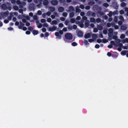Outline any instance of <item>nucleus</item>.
I'll use <instances>...</instances> for the list:
<instances>
[{"instance_id": "603ef678", "label": "nucleus", "mask_w": 128, "mask_h": 128, "mask_svg": "<svg viewBox=\"0 0 128 128\" xmlns=\"http://www.w3.org/2000/svg\"><path fill=\"white\" fill-rule=\"evenodd\" d=\"M103 34H106L108 32L107 30H103Z\"/></svg>"}, {"instance_id": "7c9ffc66", "label": "nucleus", "mask_w": 128, "mask_h": 128, "mask_svg": "<svg viewBox=\"0 0 128 128\" xmlns=\"http://www.w3.org/2000/svg\"><path fill=\"white\" fill-rule=\"evenodd\" d=\"M68 30H72V26L70 24L68 25Z\"/></svg>"}, {"instance_id": "dca6fc26", "label": "nucleus", "mask_w": 128, "mask_h": 128, "mask_svg": "<svg viewBox=\"0 0 128 128\" xmlns=\"http://www.w3.org/2000/svg\"><path fill=\"white\" fill-rule=\"evenodd\" d=\"M127 28V27L125 25H122L121 27V30H125Z\"/></svg>"}, {"instance_id": "f704fd0d", "label": "nucleus", "mask_w": 128, "mask_h": 128, "mask_svg": "<svg viewBox=\"0 0 128 128\" xmlns=\"http://www.w3.org/2000/svg\"><path fill=\"white\" fill-rule=\"evenodd\" d=\"M58 26L59 28H62L64 26V24L62 23H60L59 24Z\"/></svg>"}, {"instance_id": "473e14b6", "label": "nucleus", "mask_w": 128, "mask_h": 128, "mask_svg": "<svg viewBox=\"0 0 128 128\" xmlns=\"http://www.w3.org/2000/svg\"><path fill=\"white\" fill-rule=\"evenodd\" d=\"M91 16L95 17L96 16V14L95 12H92L91 14Z\"/></svg>"}, {"instance_id": "c85d7f7f", "label": "nucleus", "mask_w": 128, "mask_h": 128, "mask_svg": "<svg viewBox=\"0 0 128 128\" xmlns=\"http://www.w3.org/2000/svg\"><path fill=\"white\" fill-rule=\"evenodd\" d=\"M103 6L106 8H107L109 6V5L107 3H104L103 4Z\"/></svg>"}, {"instance_id": "72a5a7b5", "label": "nucleus", "mask_w": 128, "mask_h": 128, "mask_svg": "<svg viewBox=\"0 0 128 128\" xmlns=\"http://www.w3.org/2000/svg\"><path fill=\"white\" fill-rule=\"evenodd\" d=\"M95 3L94 2H90L88 3V4L90 5H92L94 4Z\"/></svg>"}, {"instance_id": "2eb2a0df", "label": "nucleus", "mask_w": 128, "mask_h": 128, "mask_svg": "<svg viewBox=\"0 0 128 128\" xmlns=\"http://www.w3.org/2000/svg\"><path fill=\"white\" fill-rule=\"evenodd\" d=\"M32 32L33 34L34 35H36L37 34H38V30H33V31Z\"/></svg>"}, {"instance_id": "e2e57ef3", "label": "nucleus", "mask_w": 128, "mask_h": 128, "mask_svg": "<svg viewBox=\"0 0 128 128\" xmlns=\"http://www.w3.org/2000/svg\"><path fill=\"white\" fill-rule=\"evenodd\" d=\"M46 20L44 19H42L41 20V22L42 23H44L46 22Z\"/></svg>"}, {"instance_id": "423d86ee", "label": "nucleus", "mask_w": 128, "mask_h": 128, "mask_svg": "<svg viewBox=\"0 0 128 128\" xmlns=\"http://www.w3.org/2000/svg\"><path fill=\"white\" fill-rule=\"evenodd\" d=\"M51 3L52 5H55L58 4V2L56 0H53L51 1Z\"/></svg>"}, {"instance_id": "9b49d317", "label": "nucleus", "mask_w": 128, "mask_h": 128, "mask_svg": "<svg viewBox=\"0 0 128 128\" xmlns=\"http://www.w3.org/2000/svg\"><path fill=\"white\" fill-rule=\"evenodd\" d=\"M127 52H128V50H124L121 52V54L123 56H124L126 54Z\"/></svg>"}, {"instance_id": "20e7f679", "label": "nucleus", "mask_w": 128, "mask_h": 128, "mask_svg": "<svg viewBox=\"0 0 128 128\" xmlns=\"http://www.w3.org/2000/svg\"><path fill=\"white\" fill-rule=\"evenodd\" d=\"M91 36V34L90 33H88L85 35L84 37L86 39L88 38H90Z\"/></svg>"}, {"instance_id": "a19ab883", "label": "nucleus", "mask_w": 128, "mask_h": 128, "mask_svg": "<svg viewBox=\"0 0 128 128\" xmlns=\"http://www.w3.org/2000/svg\"><path fill=\"white\" fill-rule=\"evenodd\" d=\"M28 29L30 31H32L33 30V28L32 27L30 26L28 28Z\"/></svg>"}, {"instance_id": "9d476101", "label": "nucleus", "mask_w": 128, "mask_h": 128, "mask_svg": "<svg viewBox=\"0 0 128 128\" xmlns=\"http://www.w3.org/2000/svg\"><path fill=\"white\" fill-rule=\"evenodd\" d=\"M89 22L88 20L86 21L84 23V26L86 27H88L89 26Z\"/></svg>"}, {"instance_id": "8fccbe9b", "label": "nucleus", "mask_w": 128, "mask_h": 128, "mask_svg": "<svg viewBox=\"0 0 128 128\" xmlns=\"http://www.w3.org/2000/svg\"><path fill=\"white\" fill-rule=\"evenodd\" d=\"M77 28V26L75 25L74 24L73 25L72 28L74 30H76Z\"/></svg>"}, {"instance_id": "6ab92c4d", "label": "nucleus", "mask_w": 128, "mask_h": 128, "mask_svg": "<svg viewBox=\"0 0 128 128\" xmlns=\"http://www.w3.org/2000/svg\"><path fill=\"white\" fill-rule=\"evenodd\" d=\"M9 14V12L8 11H7L3 13V16H7Z\"/></svg>"}, {"instance_id": "a211bd4d", "label": "nucleus", "mask_w": 128, "mask_h": 128, "mask_svg": "<svg viewBox=\"0 0 128 128\" xmlns=\"http://www.w3.org/2000/svg\"><path fill=\"white\" fill-rule=\"evenodd\" d=\"M57 23V22L56 20H54L52 21L50 24L52 25L56 24Z\"/></svg>"}, {"instance_id": "c9c22d12", "label": "nucleus", "mask_w": 128, "mask_h": 128, "mask_svg": "<svg viewBox=\"0 0 128 128\" xmlns=\"http://www.w3.org/2000/svg\"><path fill=\"white\" fill-rule=\"evenodd\" d=\"M114 21L115 22H118V18L116 16H115L114 19Z\"/></svg>"}, {"instance_id": "f03ea898", "label": "nucleus", "mask_w": 128, "mask_h": 128, "mask_svg": "<svg viewBox=\"0 0 128 128\" xmlns=\"http://www.w3.org/2000/svg\"><path fill=\"white\" fill-rule=\"evenodd\" d=\"M48 30L50 31L53 32L56 30L57 29L56 26H53L52 27H49L48 28Z\"/></svg>"}, {"instance_id": "338daca9", "label": "nucleus", "mask_w": 128, "mask_h": 128, "mask_svg": "<svg viewBox=\"0 0 128 128\" xmlns=\"http://www.w3.org/2000/svg\"><path fill=\"white\" fill-rule=\"evenodd\" d=\"M113 46L111 44H109L108 46V48H112Z\"/></svg>"}, {"instance_id": "4d7b16f0", "label": "nucleus", "mask_w": 128, "mask_h": 128, "mask_svg": "<svg viewBox=\"0 0 128 128\" xmlns=\"http://www.w3.org/2000/svg\"><path fill=\"white\" fill-rule=\"evenodd\" d=\"M43 26L44 27H48V25L46 23H45L43 24Z\"/></svg>"}, {"instance_id": "cd10ccee", "label": "nucleus", "mask_w": 128, "mask_h": 128, "mask_svg": "<svg viewBox=\"0 0 128 128\" xmlns=\"http://www.w3.org/2000/svg\"><path fill=\"white\" fill-rule=\"evenodd\" d=\"M98 28L99 30H100L102 29L103 27L100 25H99L98 26Z\"/></svg>"}, {"instance_id": "c03bdc74", "label": "nucleus", "mask_w": 128, "mask_h": 128, "mask_svg": "<svg viewBox=\"0 0 128 128\" xmlns=\"http://www.w3.org/2000/svg\"><path fill=\"white\" fill-rule=\"evenodd\" d=\"M125 37V35L124 34H122L120 36V38L122 39H124Z\"/></svg>"}, {"instance_id": "6e6552de", "label": "nucleus", "mask_w": 128, "mask_h": 128, "mask_svg": "<svg viewBox=\"0 0 128 128\" xmlns=\"http://www.w3.org/2000/svg\"><path fill=\"white\" fill-rule=\"evenodd\" d=\"M69 10L70 12H71L74 11V10L73 7L72 6H71L69 7Z\"/></svg>"}, {"instance_id": "58836bf2", "label": "nucleus", "mask_w": 128, "mask_h": 128, "mask_svg": "<svg viewBox=\"0 0 128 128\" xmlns=\"http://www.w3.org/2000/svg\"><path fill=\"white\" fill-rule=\"evenodd\" d=\"M112 14L113 13L112 12L110 11V12L108 14V15L109 17H111L112 16Z\"/></svg>"}, {"instance_id": "4be33fe9", "label": "nucleus", "mask_w": 128, "mask_h": 128, "mask_svg": "<svg viewBox=\"0 0 128 128\" xmlns=\"http://www.w3.org/2000/svg\"><path fill=\"white\" fill-rule=\"evenodd\" d=\"M74 15V12H72L70 13V18H72L73 17Z\"/></svg>"}, {"instance_id": "680f3d73", "label": "nucleus", "mask_w": 128, "mask_h": 128, "mask_svg": "<svg viewBox=\"0 0 128 128\" xmlns=\"http://www.w3.org/2000/svg\"><path fill=\"white\" fill-rule=\"evenodd\" d=\"M96 42L98 43H100L102 42V40L100 39H98L97 40Z\"/></svg>"}, {"instance_id": "ddd939ff", "label": "nucleus", "mask_w": 128, "mask_h": 128, "mask_svg": "<svg viewBox=\"0 0 128 128\" xmlns=\"http://www.w3.org/2000/svg\"><path fill=\"white\" fill-rule=\"evenodd\" d=\"M2 9L4 10H6L7 8L6 5L5 4H2Z\"/></svg>"}, {"instance_id": "bf43d9fd", "label": "nucleus", "mask_w": 128, "mask_h": 128, "mask_svg": "<svg viewBox=\"0 0 128 128\" xmlns=\"http://www.w3.org/2000/svg\"><path fill=\"white\" fill-rule=\"evenodd\" d=\"M100 47V46L99 44H96L95 45V48H99Z\"/></svg>"}, {"instance_id": "412c9836", "label": "nucleus", "mask_w": 128, "mask_h": 128, "mask_svg": "<svg viewBox=\"0 0 128 128\" xmlns=\"http://www.w3.org/2000/svg\"><path fill=\"white\" fill-rule=\"evenodd\" d=\"M90 20L91 22H94L95 21V19L94 18H90Z\"/></svg>"}, {"instance_id": "0e129e2a", "label": "nucleus", "mask_w": 128, "mask_h": 128, "mask_svg": "<svg viewBox=\"0 0 128 128\" xmlns=\"http://www.w3.org/2000/svg\"><path fill=\"white\" fill-rule=\"evenodd\" d=\"M33 18L34 20H36L38 19V17L36 15H34L33 16Z\"/></svg>"}, {"instance_id": "ea45409f", "label": "nucleus", "mask_w": 128, "mask_h": 128, "mask_svg": "<svg viewBox=\"0 0 128 128\" xmlns=\"http://www.w3.org/2000/svg\"><path fill=\"white\" fill-rule=\"evenodd\" d=\"M29 8L31 10H33L34 11V8L33 6H30L29 7Z\"/></svg>"}, {"instance_id": "e433bc0d", "label": "nucleus", "mask_w": 128, "mask_h": 128, "mask_svg": "<svg viewBox=\"0 0 128 128\" xmlns=\"http://www.w3.org/2000/svg\"><path fill=\"white\" fill-rule=\"evenodd\" d=\"M84 43L86 45H88L89 44L88 43V41L86 40H84Z\"/></svg>"}, {"instance_id": "f3484780", "label": "nucleus", "mask_w": 128, "mask_h": 128, "mask_svg": "<svg viewBox=\"0 0 128 128\" xmlns=\"http://www.w3.org/2000/svg\"><path fill=\"white\" fill-rule=\"evenodd\" d=\"M82 19L81 20V22H83L84 20H87V18L85 16H83L82 18Z\"/></svg>"}, {"instance_id": "6e6d98bb", "label": "nucleus", "mask_w": 128, "mask_h": 128, "mask_svg": "<svg viewBox=\"0 0 128 128\" xmlns=\"http://www.w3.org/2000/svg\"><path fill=\"white\" fill-rule=\"evenodd\" d=\"M24 25H22V24H20L19 26H18V28L19 29H22V27L24 26Z\"/></svg>"}, {"instance_id": "37998d69", "label": "nucleus", "mask_w": 128, "mask_h": 128, "mask_svg": "<svg viewBox=\"0 0 128 128\" xmlns=\"http://www.w3.org/2000/svg\"><path fill=\"white\" fill-rule=\"evenodd\" d=\"M68 15V14L66 12H64L62 14V15L65 17H66Z\"/></svg>"}, {"instance_id": "052dcab7", "label": "nucleus", "mask_w": 128, "mask_h": 128, "mask_svg": "<svg viewBox=\"0 0 128 128\" xmlns=\"http://www.w3.org/2000/svg\"><path fill=\"white\" fill-rule=\"evenodd\" d=\"M4 22L5 24H7L9 22V21L8 20L6 19L4 20Z\"/></svg>"}, {"instance_id": "aec40b11", "label": "nucleus", "mask_w": 128, "mask_h": 128, "mask_svg": "<svg viewBox=\"0 0 128 128\" xmlns=\"http://www.w3.org/2000/svg\"><path fill=\"white\" fill-rule=\"evenodd\" d=\"M108 31L109 33H110V34L113 33V30L111 28H110L108 29Z\"/></svg>"}, {"instance_id": "49530a36", "label": "nucleus", "mask_w": 128, "mask_h": 128, "mask_svg": "<svg viewBox=\"0 0 128 128\" xmlns=\"http://www.w3.org/2000/svg\"><path fill=\"white\" fill-rule=\"evenodd\" d=\"M124 13V11L123 10H121L120 11V13L121 14H123Z\"/></svg>"}, {"instance_id": "1a4fd4ad", "label": "nucleus", "mask_w": 128, "mask_h": 128, "mask_svg": "<svg viewBox=\"0 0 128 128\" xmlns=\"http://www.w3.org/2000/svg\"><path fill=\"white\" fill-rule=\"evenodd\" d=\"M100 10L98 12V13L100 16H102L104 14V12H100L101 10V8H99Z\"/></svg>"}, {"instance_id": "b1692460", "label": "nucleus", "mask_w": 128, "mask_h": 128, "mask_svg": "<svg viewBox=\"0 0 128 128\" xmlns=\"http://www.w3.org/2000/svg\"><path fill=\"white\" fill-rule=\"evenodd\" d=\"M73 46H75L77 45L78 44L76 42H72L71 44Z\"/></svg>"}, {"instance_id": "4c0bfd02", "label": "nucleus", "mask_w": 128, "mask_h": 128, "mask_svg": "<svg viewBox=\"0 0 128 128\" xmlns=\"http://www.w3.org/2000/svg\"><path fill=\"white\" fill-rule=\"evenodd\" d=\"M75 20L74 18H71L70 20V22L72 23H74L75 22Z\"/></svg>"}, {"instance_id": "c756f323", "label": "nucleus", "mask_w": 128, "mask_h": 128, "mask_svg": "<svg viewBox=\"0 0 128 128\" xmlns=\"http://www.w3.org/2000/svg\"><path fill=\"white\" fill-rule=\"evenodd\" d=\"M126 5V4L124 2H122L120 6L121 7H124Z\"/></svg>"}, {"instance_id": "39448f33", "label": "nucleus", "mask_w": 128, "mask_h": 128, "mask_svg": "<svg viewBox=\"0 0 128 128\" xmlns=\"http://www.w3.org/2000/svg\"><path fill=\"white\" fill-rule=\"evenodd\" d=\"M58 10L60 12H62L64 10V8L60 6L58 7Z\"/></svg>"}, {"instance_id": "5701e85b", "label": "nucleus", "mask_w": 128, "mask_h": 128, "mask_svg": "<svg viewBox=\"0 0 128 128\" xmlns=\"http://www.w3.org/2000/svg\"><path fill=\"white\" fill-rule=\"evenodd\" d=\"M10 16H9L8 18V19L9 20H12V16H13V15L12 13L11 14V13H10Z\"/></svg>"}, {"instance_id": "79ce46f5", "label": "nucleus", "mask_w": 128, "mask_h": 128, "mask_svg": "<svg viewBox=\"0 0 128 128\" xmlns=\"http://www.w3.org/2000/svg\"><path fill=\"white\" fill-rule=\"evenodd\" d=\"M123 42H122L123 43L126 42L127 43H128V38H126L124 39L123 40Z\"/></svg>"}, {"instance_id": "a18cd8bd", "label": "nucleus", "mask_w": 128, "mask_h": 128, "mask_svg": "<svg viewBox=\"0 0 128 128\" xmlns=\"http://www.w3.org/2000/svg\"><path fill=\"white\" fill-rule=\"evenodd\" d=\"M112 54L110 52H108L107 53V55L109 57L112 56Z\"/></svg>"}, {"instance_id": "2f4dec72", "label": "nucleus", "mask_w": 128, "mask_h": 128, "mask_svg": "<svg viewBox=\"0 0 128 128\" xmlns=\"http://www.w3.org/2000/svg\"><path fill=\"white\" fill-rule=\"evenodd\" d=\"M96 21L97 23H98L101 22V20L100 18H98L96 19Z\"/></svg>"}, {"instance_id": "864d4df0", "label": "nucleus", "mask_w": 128, "mask_h": 128, "mask_svg": "<svg viewBox=\"0 0 128 128\" xmlns=\"http://www.w3.org/2000/svg\"><path fill=\"white\" fill-rule=\"evenodd\" d=\"M88 42H92L94 41V40L93 39H90L88 40Z\"/></svg>"}, {"instance_id": "f8f14e48", "label": "nucleus", "mask_w": 128, "mask_h": 128, "mask_svg": "<svg viewBox=\"0 0 128 128\" xmlns=\"http://www.w3.org/2000/svg\"><path fill=\"white\" fill-rule=\"evenodd\" d=\"M43 4L45 6H47L48 4V0H44L43 1Z\"/></svg>"}, {"instance_id": "774afa93", "label": "nucleus", "mask_w": 128, "mask_h": 128, "mask_svg": "<svg viewBox=\"0 0 128 128\" xmlns=\"http://www.w3.org/2000/svg\"><path fill=\"white\" fill-rule=\"evenodd\" d=\"M80 8L82 9H84V6L83 5L81 4L80 6Z\"/></svg>"}, {"instance_id": "69168bd1", "label": "nucleus", "mask_w": 128, "mask_h": 128, "mask_svg": "<svg viewBox=\"0 0 128 128\" xmlns=\"http://www.w3.org/2000/svg\"><path fill=\"white\" fill-rule=\"evenodd\" d=\"M42 30L43 32H45L46 31V29L45 28H42Z\"/></svg>"}, {"instance_id": "09e8293b", "label": "nucleus", "mask_w": 128, "mask_h": 128, "mask_svg": "<svg viewBox=\"0 0 128 128\" xmlns=\"http://www.w3.org/2000/svg\"><path fill=\"white\" fill-rule=\"evenodd\" d=\"M51 12H50L48 11L46 13V14L48 16H50L51 15Z\"/></svg>"}, {"instance_id": "7ed1b4c3", "label": "nucleus", "mask_w": 128, "mask_h": 128, "mask_svg": "<svg viewBox=\"0 0 128 128\" xmlns=\"http://www.w3.org/2000/svg\"><path fill=\"white\" fill-rule=\"evenodd\" d=\"M83 32L81 30H79L78 31L77 35L78 37H82L83 36Z\"/></svg>"}, {"instance_id": "a878e982", "label": "nucleus", "mask_w": 128, "mask_h": 128, "mask_svg": "<svg viewBox=\"0 0 128 128\" xmlns=\"http://www.w3.org/2000/svg\"><path fill=\"white\" fill-rule=\"evenodd\" d=\"M13 8L16 10H17L18 9V6H13Z\"/></svg>"}, {"instance_id": "4468645a", "label": "nucleus", "mask_w": 128, "mask_h": 128, "mask_svg": "<svg viewBox=\"0 0 128 128\" xmlns=\"http://www.w3.org/2000/svg\"><path fill=\"white\" fill-rule=\"evenodd\" d=\"M50 10L52 12H53L55 10V8L52 6H50L49 7Z\"/></svg>"}, {"instance_id": "393cba45", "label": "nucleus", "mask_w": 128, "mask_h": 128, "mask_svg": "<svg viewBox=\"0 0 128 128\" xmlns=\"http://www.w3.org/2000/svg\"><path fill=\"white\" fill-rule=\"evenodd\" d=\"M108 42V40L104 38L102 40V42L104 43H106Z\"/></svg>"}, {"instance_id": "5fc2aeb1", "label": "nucleus", "mask_w": 128, "mask_h": 128, "mask_svg": "<svg viewBox=\"0 0 128 128\" xmlns=\"http://www.w3.org/2000/svg\"><path fill=\"white\" fill-rule=\"evenodd\" d=\"M37 14L38 15H40L42 14V12L40 10H39L37 12Z\"/></svg>"}, {"instance_id": "de8ad7c7", "label": "nucleus", "mask_w": 128, "mask_h": 128, "mask_svg": "<svg viewBox=\"0 0 128 128\" xmlns=\"http://www.w3.org/2000/svg\"><path fill=\"white\" fill-rule=\"evenodd\" d=\"M98 31V30L96 28H94L93 30V32H96Z\"/></svg>"}, {"instance_id": "f257e3e1", "label": "nucleus", "mask_w": 128, "mask_h": 128, "mask_svg": "<svg viewBox=\"0 0 128 128\" xmlns=\"http://www.w3.org/2000/svg\"><path fill=\"white\" fill-rule=\"evenodd\" d=\"M65 38L66 40H71L73 38V36L70 33H67L65 34Z\"/></svg>"}, {"instance_id": "0eeeda50", "label": "nucleus", "mask_w": 128, "mask_h": 128, "mask_svg": "<svg viewBox=\"0 0 128 128\" xmlns=\"http://www.w3.org/2000/svg\"><path fill=\"white\" fill-rule=\"evenodd\" d=\"M55 35L58 37L59 39H60L61 38V36L59 34V33L58 32H56L55 33Z\"/></svg>"}, {"instance_id": "3c124183", "label": "nucleus", "mask_w": 128, "mask_h": 128, "mask_svg": "<svg viewBox=\"0 0 128 128\" xmlns=\"http://www.w3.org/2000/svg\"><path fill=\"white\" fill-rule=\"evenodd\" d=\"M69 21L67 20H66L64 22L65 24L67 26L68 25V24L69 23Z\"/></svg>"}, {"instance_id": "bb28decb", "label": "nucleus", "mask_w": 128, "mask_h": 128, "mask_svg": "<svg viewBox=\"0 0 128 128\" xmlns=\"http://www.w3.org/2000/svg\"><path fill=\"white\" fill-rule=\"evenodd\" d=\"M92 37L93 38H94L95 39L97 37V36L96 34H93L92 35Z\"/></svg>"}, {"instance_id": "13d9d810", "label": "nucleus", "mask_w": 128, "mask_h": 128, "mask_svg": "<svg viewBox=\"0 0 128 128\" xmlns=\"http://www.w3.org/2000/svg\"><path fill=\"white\" fill-rule=\"evenodd\" d=\"M111 24L109 22L107 23L106 26L108 27H110L111 26Z\"/></svg>"}]
</instances>
